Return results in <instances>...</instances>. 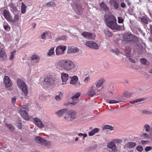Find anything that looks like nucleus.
Here are the masks:
<instances>
[{
  "label": "nucleus",
  "mask_w": 152,
  "mask_h": 152,
  "mask_svg": "<svg viewBox=\"0 0 152 152\" xmlns=\"http://www.w3.org/2000/svg\"><path fill=\"white\" fill-rule=\"evenodd\" d=\"M148 142V141L142 140L141 141V143L142 145H145Z\"/></svg>",
  "instance_id": "62"
},
{
  "label": "nucleus",
  "mask_w": 152,
  "mask_h": 152,
  "mask_svg": "<svg viewBox=\"0 0 152 152\" xmlns=\"http://www.w3.org/2000/svg\"><path fill=\"white\" fill-rule=\"evenodd\" d=\"M82 35L85 38L88 39H94L95 37V33H92L87 31L83 32L82 33Z\"/></svg>",
  "instance_id": "10"
},
{
  "label": "nucleus",
  "mask_w": 152,
  "mask_h": 152,
  "mask_svg": "<svg viewBox=\"0 0 152 152\" xmlns=\"http://www.w3.org/2000/svg\"><path fill=\"white\" fill-rule=\"evenodd\" d=\"M26 5L24 4L23 2L22 3V6L21 7V12L23 14H24L25 13L26 11Z\"/></svg>",
  "instance_id": "34"
},
{
  "label": "nucleus",
  "mask_w": 152,
  "mask_h": 152,
  "mask_svg": "<svg viewBox=\"0 0 152 152\" xmlns=\"http://www.w3.org/2000/svg\"><path fill=\"white\" fill-rule=\"evenodd\" d=\"M20 89H21L22 91V94L24 96H27L28 92V87L27 85H26L24 86H23V87Z\"/></svg>",
  "instance_id": "27"
},
{
  "label": "nucleus",
  "mask_w": 152,
  "mask_h": 152,
  "mask_svg": "<svg viewBox=\"0 0 152 152\" xmlns=\"http://www.w3.org/2000/svg\"><path fill=\"white\" fill-rule=\"evenodd\" d=\"M121 6L122 8H124L126 7V4L124 2H122L121 3Z\"/></svg>",
  "instance_id": "59"
},
{
  "label": "nucleus",
  "mask_w": 152,
  "mask_h": 152,
  "mask_svg": "<svg viewBox=\"0 0 152 152\" xmlns=\"http://www.w3.org/2000/svg\"><path fill=\"white\" fill-rule=\"evenodd\" d=\"M103 129H108L110 130H114V128L109 125H106L103 127Z\"/></svg>",
  "instance_id": "44"
},
{
  "label": "nucleus",
  "mask_w": 152,
  "mask_h": 152,
  "mask_svg": "<svg viewBox=\"0 0 152 152\" xmlns=\"http://www.w3.org/2000/svg\"><path fill=\"white\" fill-rule=\"evenodd\" d=\"M74 7L76 13L78 15L81 14L83 10L82 6L80 4H76Z\"/></svg>",
  "instance_id": "21"
},
{
  "label": "nucleus",
  "mask_w": 152,
  "mask_h": 152,
  "mask_svg": "<svg viewBox=\"0 0 152 152\" xmlns=\"http://www.w3.org/2000/svg\"><path fill=\"white\" fill-rule=\"evenodd\" d=\"M86 45L89 48L95 50H98L99 47L95 42L92 41H88L86 43Z\"/></svg>",
  "instance_id": "8"
},
{
  "label": "nucleus",
  "mask_w": 152,
  "mask_h": 152,
  "mask_svg": "<svg viewBox=\"0 0 152 152\" xmlns=\"http://www.w3.org/2000/svg\"><path fill=\"white\" fill-rule=\"evenodd\" d=\"M90 76H88L84 79V82L85 83H88L90 81Z\"/></svg>",
  "instance_id": "54"
},
{
  "label": "nucleus",
  "mask_w": 152,
  "mask_h": 152,
  "mask_svg": "<svg viewBox=\"0 0 152 152\" xmlns=\"http://www.w3.org/2000/svg\"><path fill=\"white\" fill-rule=\"evenodd\" d=\"M80 94V93H78L75 94L71 98L72 101L71 102V104L75 105L78 102V98Z\"/></svg>",
  "instance_id": "15"
},
{
  "label": "nucleus",
  "mask_w": 152,
  "mask_h": 152,
  "mask_svg": "<svg viewBox=\"0 0 152 152\" xmlns=\"http://www.w3.org/2000/svg\"><path fill=\"white\" fill-rule=\"evenodd\" d=\"M4 83L6 86L8 87L11 86L12 82H11L10 77L7 76H6L4 78Z\"/></svg>",
  "instance_id": "20"
},
{
  "label": "nucleus",
  "mask_w": 152,
  "mask_h": 152,
  "mask_svg": "<svg viewBox=\"0 0 152 152\" xmlns=\"http://www.w3.org/2000/svg\"><path fill=\"white\" fill-rule=\"evenodd\" d=\"M56 67L60 69H63L68 72H75L77 66L72 60L67 59L59 60L56 64Z\"/></svg>",
  "instance_id": "1"
},
{
  "label": "nucleus",
  "mask_w": 152,
  "mask_h": 152,
  "mask_svg": "<svg viewBox=\"0 0 152 152\" xmlns=\"http://www.w3.org/2000/svg\"><path fill=\"white\" fill-rule=\"evenodd\" d=\"M143 100V99L142 98L138 99H137L134 100V102H140L141 101H142Z\"/></svg>",
  "instance_id": "58"
},
{
  "label": "nucleus",
  "mask_w": 152,
  "mask_h": 152,
  "mask_svg": "<svg viewBox=\"0 0 152 152\" xmlns=\"http://www.w3.org/2000/svg\"><path fill=\"white\" fill-rule=\"evenodd\" d=\"M141 20L142 22L145 24H147L148 23V19L145 17H142L141 18Z\"/></svg>",
  "instance_id": "39"
},
{
  "label": "nucleus",
  "mask_w": 152,
  "mask_h": 152,
  "mask_svg": "<svg viewBox=\"0 0 152 152\" xmlns=\"http://www.w3.org/2000/svg\"><path fill=\"white\" fill-rule=\"evenodd\" d=\"M140 61L142 64L145 65L147 62V60L144 58H142L141 59Z\"/></svg>",
  "instance_id": "53"
},
{
  "label": "nucleus",
  "mask_w": 152,
  "mask_h": 152,
  "mask_svg": "<svg viewBox=\"0 0 152 152\" xmlns=\"http://www.w3.org/2000/svg\"><path fill=\"white\" fill-rule=\"evenodd\" d=\"M44 82L48 85L53 84L54 83V80L51 76L45 77L44 79Z\"/></svg>",
  "instance_id": "16"
},
{
  "label": "nucleus",
  "mask_w": 152,
  "mask_h": 152,
  "mask_svg": "<svg viewBox=\"0 0 152 152\" xmlns=\"http://www.w3.org/2000/svg\"><path fill=\"white\" fill-rule=\"evenodd\" d=\"M143 130L148 132L151 130V127L149 125L145 124L143 126Z\"/></svg>",
  "instance_id": "32"
},
{
  "label": "nucleus",
  "mask_w": 152,
  "mask_h": 152,
  "mask_svg": "<svg viewBox=\"0 0 152 152\" xmlns=\"http://www.w3.org/2000/svg\"><path fill=\"white\" fill-rule=\"evenodd\" d=\"M3 15L7 20L10 23L11 16L9 11L7 10H4Z\"/></svg>",
  "instance_id": "17"
},
{
  "label": "nucleus",
  "mask_w": 152,
  "mask_h": 152,
  "mask_svg": "<svg viewBox=\"0 0 152 152\" xmlns=\"http://www.w3.org/2000/svg\"><path fill=\"white\" fill-rule=\"evenodd\" d=\"M130 61L133 63H135L134 60L132 58H130L129 59Z\"/></svg>",
  "instance_id": "64"
},
{
  "label": "nucleus",
  "mask_w": 152,
  "mask_h": 152,
  "mask_svg": "<svg viewBox=\"0 0 152 152\" xmlns=\"http://www.w3.org/2000/svg\"><path fill=\"white\" fill-rule=\"evenodd\" d=\"M61 78L63 83L62 85L66 84L69 78V75L68 73L63 72L61 73Z\"/></svg>",
  "instance_id": "14"
},
{
  "label": "nucleus",
  "mask_w": 152,
  "mask_h": 152,
  "mask_svg": "<svg viewBox=\"0 0 152 152\" xmlns=\"http://www.w3.org/2000/svg\"><path fill=\"white\" fill-rule=\"evenodd\" d=\"M16 99L17 98L15 96L12 98V104H14L15 103Z\"/></svg>",
  "instance_id": "57"
},
{
  "label": "nucleus",
  "mask_w": 152,
  "mask_h": 152,
  "mask_svg": "<svg viewBox=\"0 0 152 152\" xmlns=\"http://www.w3.org/2000/svg\"><path fill=\"white\" fill-rule=\"evenodd\" d=\"M137 150L140 152H142L143 150V148L141 145H138L136 148Z\"/></svg>",
  "instance_id": "51"
},
{
  "label": "nucleus",
  "mask_w": 152,
  "mask_h": 152,
  "mask_svg": "<svg viewBox=\"0 0 152 152\" xmlns=\"http://www.w3.org/2000/svg\"><path fill=\"white\" fill-rule=\"evenodd\" d=\"M132 94L129 91H126L124 94V95L125 96L129 98L130 97Z\"/></svg>",
  "instance_id": "43"
},
{
  "label": "nucleus",
  "mask_w": 152,
  "mask_h": 152,
  "mask_svg": "<svg viewBox=\"0 0 152 152\" xmlns=\"http://www.w3.org/2000/svg\"><path fill=\"white\" fill-rule=\"evenodd\" d=\"M48 32H45L42 34L41 35V37L42 39H45L46 36L48 35Z\"/></svg>",
  "instance_id": "47"
},
{
  "label": "nucleus",
  "mask_w": 152,
  "mask_h": 152,
  "mask_svg": "<svg viewBox=\"0 0 152 152\" xmlns=\"http://www.w3.org/2000/svg\"><path fill=\"white\" fill-rule=\"evenodd\" d=\"M16 126L19 129H22V125L21 122V120H19L17 121L16 124Z\"/></svg>",
  "instance_id": "45"
},
{
  "label": "nucleus",
  "mask_w": 152,
  "mask_h": 152,
  "mask_svg": "<svg viewBox=\"0 0 152 152\" xmlns=\"http://www.w3.org/2000/svg\"><path fill=\"white\" fill-rule=\"evenodd\" d=\"M105 82V80L103 78H100L96 82L95 86L97 88H99Z\"/></svg>",
  "instance_id": "23"
},
{
  "label": "nucleus",
  "mask_w": 152,
  "mask_h": 152,
  "mask_svg": "<svg viewBox=\"0 0 152 152\" xmlns=\"http://www.w3.org/2000/svg\"><path fill=\"white\" fill-rule=\"evenodd\" d=\"M118 22L119 23H121L123 22L124 21V20L121 17H118Z\"/></svg>",
  "instance_id": "52"
},
{
  "label": "nucleus",
  "mask_w": 152,
  "mask_h": 152,
  "mask_svg": "<svg viewBox=\"0 0 152 152\" xmlns=\"http://www.w3.org/2000/svg\"><path fill=\"white\" fill-rule=\"evenodd\" d=\"M96 91H99L100 90H98L95 86H93L89 89L87 93V94L89 96H93L96 94Z\"/></svg>",
  "instance_id": "12"
},
{
  "label": "nucleus",
  "mask_w": 152,
  "mask_h": 152,
  "mask_svg": "<svg viewBox=\"0 0 152 152\" xmlns=\"http://www.w3.org/2000/svg\"><path fill=\"white\" fill-rule=\"evenodd\" d=\"M104 20L106 26L112 29H117L119 27L117 23L115 17L113 15L104 16Z\"/></svg>",
  "instance_id": "2"
},
{
  "label": "nucleus",
  "mask_w": 152,
  "mask_h": 152,
  "mask_svg": "<svg viewBox=\"0 0 152 152\" xmlns=\"http://www.w3.org/2000/svg\"><path fill=\"white\" fill-rule=\"evenodd\" d=\"M35 141L37 143L44 145L45 146L50 147L51 145V142L39 136H36L34 138Z\"/></svg>",
  "instance_id": "4"
},
{
  "label": "nucleus",
  "mask_w": 152,
  "mask_h": 152,
  "mask_svg": "<svg viewBox=\"0 0 152 152\" xmlns=\"http://www.w3.org/2000/svg\"><path fill=\"white\" fill-rule=\"evenodd\" d=\"M16 52V51L15 50H13L10 52L9 57L10 59L12 60L14 58V56Z\"/></svg>",
  "instance_id": "35"
},
{
  "label": "nucleus",
  "mask_w": 152,
  "mask_h": 152,
  "mask_svg": "<svg viewBox=\"0 0 152 152\" xmlns=\"http://www.w3.org/2000/svg\"><path fill=\"white\" fill-rule=\"evenodd\" d=\"M47 6L52 7H55L56 4L53 1H50L46 4Z\"/></svg>",
  "instance_id": "41"
},
{
  "label": "nucleus",
  "mask_w": 152,
  "mask_h": 152,
  "mask_svg": "<svg viewBox=\"0 0 152 152\" xmlns=\"http://www.w3.org/2000/svg\"><path fill=\"white\" fill-rule=\"evenodd\" d=\"M78 136L80 137H83V139L84 140L85 137L87 136V135L86 133L83 134L82 133H79L78 134Z\"/></svg>",
  "instance_id": "49"
},
{
  "label": "nucleus",
  "mask_w": 152,
  "mask_h": 152,
  "mask_svg": "<svg viewBox=\"0 0 152 152\" xmlns=\"http://www.w3.org/2000/svg\"><path fill=\"white\" fill-rule=\"evenodd\" d=\"M34 124L40 129L44 128V124L42 121L39 118H35L33 119Z\"/></svg>",
  "instance_id": "13"
},
{
  "label": "nucleus",
  "mask_w": 152,
  "mask_h": 152,
  "mask_svg": "<svg viewBox=\"0 0 152 152\" xmlns=\"http://www.w3.org/2000/svg\"><path fill=\"white\" fill-rule=\"evenodd\" d=\"M32 25L33 27V28H34L36 27V24L35 23H33L32 24Z\"/></svg>",
  "instance_id": "63"
},
{
  "label": "nucleus",
  "mask_w": 152,
  "mask_h": 152,
  "mask_svg": "<svg viewBox=\"0 0 152 152\" xmlns=\"http://www.w3.org/2000/svg\"><path fill=\"white\" fill-rule=\"evenodd\" d=\"M20 16L18 14H15L14 15V18L13 19L11 16L10 23H14L17 21H18L20 18Z\"/></svg>",
  "instance_id": "24"
},
{
  "label": "nucleus",
  "mask_w": 152,
  "mask_h": 152,
  "mask_svg": "<svg viewBox=\"0 0 152 152\" xmlns=\"http://www.w3.org/2000/svg\"><path fill=\"white\" fill-rule=\"evenodd\" d=\"M107 147L110 152H116L118 151L116 145L112 141L108 142L107 144Z\"/></svg>",
  "instance_id": "9"
},
{
  "label": "nucleus",
  "mask_w": 152,
  "mask_h": 152,
  "mask_svg": "<svg viewBox=\"0 0 152 152\" xmlns=\"http://www.w3.org/2000/svg\"><path fill=\"white\" fill-rule=\"evenodd\" d=\"M69 83L73 85L75 87L78 88L80 87L81 84L78 81V78L76 75L70 76L69 77Z\"/></svg>",
  "instance_id": "5"
},
{
  "label": "nucleus",
  "mask_w": 152,
  "mask_h": 152,
  "mask_svg": "<svg viewBox=\"0 0 152 152\" xmlns=\"http://www.w3.org/2000/svg\"><path fill=\"white\" fill-rule=\"evenodd\" d=\"M48 96H45L44 94H41L40 95L39 98V99L41 100L44 101L47 98V97H48Z\"/></svg>",
  "instance_id": "46"
},
{
  "label": "nucleus",
  "mask_w": 152,
  "mask_h": 152,
  "mask_svg": "<svg viewBox=\"0 0 152 152\" xmlns=\"http://www.w3.org/2000/svg\"><path fill=\"white\" fill-rule=\"evenodd\" d=\"M67 38V37L66 35H61L58 37L56 39L57 40H66Z\"/></svg>",
  "instance_id": "33"
},
{
  "label": "nucleus",
  "mask_w": 152,
  "mask_h": 152,
  "mask_svg": "<svg viewBox=\"0 0 152 152\" xmlns=\"http://www.w3.org/2000/svg\"><path fill=\"white\" fill-rule=\"evenodd\" d=\"M31 59L32 60L38 59L39 60L40 57L39 56L35 54L32 55L31 57Z\"/></svg>",
  "instance_id": "38"
},
{
  "label": "nucleus",
  "mask_w": 152,
  "mask_h": 152,
  "mask_svg": "<svg viewBox=\"0 0 152 152\" xmlns=\"http://www.w3.org/2000/svg\"><path fill=\"white\" fill-rule=\"evenodd\" d=\"M18 110L21 117L26 120H29V116L27 113L28 110V108L26 105H23L20 106L18 108Z\"/></svg>",
  "instance_id": "3"
},
{
  "label": "nucleus",
  "mask_w": 152,
  "mask_h": 152,
  "mask_svg": "<svg viewBox=\"0 0 152 152\" xmlns=\"http://www.w3.org/2000/svg\"><path fill=\"white\" fill-rule=\"evenodd\" d=\"M140 137L143 139H147L150 138L149 135L146 132L141 133L140 134Z\"/></svg>",
  "instance_id": "30"
},
{
  "label": "nucleus",
  "mask_w": 152,
  "mask_h": 152,
  "mask_svg": "<svg viewBox=\"0 0 152 152\" xmlns=\"http://www.w3.org/2000/svg\"><path fill=\"white\" fill-rule=\"evenodd\" d=\"M115 144H118L121 143L122 142V140L121 139H118L113 140L112 141Z\"/></svg>",
  "instance_id": "40"
},
{
  "label": "nucleus",
  "mask_w": 152,
  "mask_h": 152,
  "mask_svg": "<svg viewBox=\"0 0 152 152\" xmlns=\"http://www.w3.org/2000/svg\"><path fill=\"white\" fill-rule=\"evenodd\" d=\"M109 4L111 6H113L115 9H117L119 8V4L116 0H110Z\"/></svg>",
  "instance_id": "25"
},
{
  "label": "nucleus",
  "mask_w": 152,
  "mask_h": 152,
  "mask_svg": "<svg viewBox=\"0 0 152 152\" xmlns=\"http://www.w3.org/2000/svg\"><path fill=\"white\" fill-rule=\"evenodd\" d=\"M99 6L101 9L103 11L106 12H109V8L104 1H102L99 4Z\"/></svg>",
  "instance_id": "18"
},
{
  "label": "nucleus",
  "mask_w": 152,
  "mask_h": 152,
  "mask_svg": "<svg viewBox=\"0 0 152 152\" xmlns=\"http://www.w3.org/2000/svg\"><path fill=\"white\" fill-rule=\"evenodd\" d=\"M99 131L98 128H95L92 130L91 131L88 132V135L90 136H92L94 135L95 133Z\"/></svg>",
  "instance_id": "31"
},
{
  "label": "nucleus",
  "mask_w": 152,
  "mask_h": 152,
  "mask_svg": "<svg viewBox=\"0 0 152 152\" xmlns=\"http://www.w3.org/2000/svg\"><path fill=\"white\" fill-rule=\"evenodd\" d=\"M54 47H52L50 49L48 52L47 53V55L48 56H51L54 54Z\"/></svg>",
  "instance_id": "36"
},
{
  "label": "nucleus",
  "mask_w": 152,
  "mask_h": 152,
  "mask_svg": "<svg viewBox=\"0 0 152 152\" xmlns=\"http://www.w3.org/2000/svg\"><path fill=\"white\" fill-rule=\"evenodd\" d=\"M10 7L11 8L10 10L13 12H16L17 10V7L15 6L13 3L10 4Z\"/></svg>",
  "instance_id": "37"
},
{
  "label": "nucleus",
  "mask_w": 152,
  "mask_h": 152,
  "mask_svg": "<svg viewBox=\"0 0 152 152\" xmlns=\"http://www.w3.org/2000/svg\"><path fill=\"white\" fill-rule=\"evenodd\" d=\"M7 126L8 129L11 131H13L14 130L15 128L11 124H6Z\"/></svg>",
  "instance_id": "48"
},
{
  "label": "nucleus",
  "mask_w": 152,
  "mask_h": 152,
  "mask_svg": "<svg viewBox=\"0 0 152 152\" xmlns=\"http://www.w3.org/2000/svg\"><path fill=\"white\" fill-rule=\"evenodd\" d=\"M135 36L129 33H125L123 35V39L124 41L130 42L133 40Z\"/></svg>",
  "instance_id": "11"
},
{
  "label": "nucleus",
  "mask_w": 152,
  "mask_h": 152,
  "mask_svg": "<svg viewBox=\"0 0 152 152\" xmlns=\"http://www.w3.org/2000/svg\"><path fill=\"white\" fill-rule=\"evenodd\" d=\"M56 100L57 101H59L61 100V99L59 95H56L55 97Z\"/></svg>",
  "instance_id": "56"
},
{
  "label": "nucleus",
  "mask_w": 152,
  "mask_h": 152,
  "mask_svg": "<svg viewBox=\"0 0 152 152\" xmlns=\"http://www.w3.org/2000/svg\"><path fill=\"white\" fill-rule=\"evenodd\" d=\"M152 149V147L151 146H149L146 147L145 149V151L146 152H148L151 150Z\"/></svg>",
  "instance_id": "55"
},
{
  "label": "nucleus",
  "mask_w": 152,
  "mask_h": 152,
  "mask_svg": "<svg viewBox=\"0 0 152 152\" xmlns=\"http://www.w3.org/2000/svg\"><path fill=\"white\" fill-rule=\"evenodd\" d=\"M43 124H44V127H45V128L47 127L49 125V122L45 123Z\"/></svg>",
  "instance_id": "61"
},
{
  "label": "nucleus",
  "mask_w": 152,
  "mask_h": 152,
  "mask_svg": "<svg viewBox=\"0 0 152 152\" xmlns=\"http://www.w3.org/2000/svg\"><path fill=\"white\" fill-rule=\"evenodd\" d=\"M76 118V113L73 110L67 112L64 117L65 120L67 121H72Z\"/></svg>",
  "instance_id": "6"
},
{
  "label": "nucleus",
  "mask_w": 152,
  "mask_h": 152,
  "mask_svg": "<svg viewBox=\"0 0 152 152\" xmlns=\"http://www.w3.org/2000/svg\"><path fill=\"white\" fill-rule=\"evenodd\" d=\"M7 58L6 53L3 48L0 49V58H2L3 59H6Z\"/></svg>",
  "instance_id": "28"
},
{
  "label": "nucleus",
  "mask_w": 152,
  "mask_h": 152,
  "mask_svg": "<svg viewBox=\"0 0 152 152\" xmlns=\"http://www.w3.org/2000/svg\"><path fill=\"white\" fill-rule=\"evenodd\" d=\"M67 109L64 108L56 112V113L58 117H61L66 113H67Z\"/></svg>",
  "instance_id": "22"
},
{
  "label": "nucleus",
  "mask_w": 152,
  "mask_h": 152,
  "mask_svg": "<svg viewBox=\"0 0 152 152\" xmlns=\"http://www.w3.org/2000/svg\"><path fill=\"white\" fill-rule=\"evenodd\" d=\"M121 101H117V100H113V99H111V100H109L108 101H108H107V102L110 104H115V103H118V102H120Z\"/></svg>",
  "instance_id": "42"
},
{
  "label": "nucleus",
  "mask_w": 152,
  "mask_h": 152,
  "mask_svg": "<svg viewBox=\"0 0 152 152\" xmlns=\"http://www.w3.org/2000/svg\"><path fill=\"white\" fill-rule=\"evenodd\" d=\"M97 145H94L91 146L90 147L91 150H94L96 148Z\"/></svg>",
  "instance_id": "60"
},
{
  "label": "nucleus",
  "mask_w": 152,
  "mask_h": 152,
  "mask_svg": "<svg viewBox=\"0 0 152 152\" xmlns=\"http://www.w3.org/2000/svg\"><path fill=\"white\" fill-rule=\"evenodd\" d=\"M136 145V143L134 142H129L126 144V146L129 148H132Z\"/></svg>",
  "instance_id": "29"
},
{
  "label": "nucleus",
  "mask_w": 152,
  "mask_h": 152,
  "mask_svg": "<svg viewBox=\"0 0 152 152\" xmlns=\"http://www.w3.org/2000/svg\"><path fill=\"white\" fill-rule=\"evenodd\" d=\"M4 29L8 31L10 30V26L8 24L4 25Z\"/></svg>",
  "instance_id": "50"
},
{
  "label": "nucleus",
  "mask_w": 152,
  "mask_h": 152,
  "mask_svg": "<svg viewBox=\"0 0 152 152\" xmlns=\"http://www.w3.org/2000/svg\"><path fill=\"white\" fill-rule=\"evenodd\" d=\"M79 49L76 47H69L67 50V53L68 54H72L73 53L78 52Z\"/></svg>",
  "instance_id": "19"
},
{
  "label": "nucleus",
  "mask_w": 152,
  "mask_h": 152,
  "mask_svg": "<svg viewBox=\"0 0 152 152\" xmlns=\"http://www.w3.org/2000/svg\"><path fill=\"white\" fill-rule=\"evenodd\" d=\"M66 47L65 45H59L57 47L56 50V54L57 55H60L64 53Z\"/></svg>",
  "instance_id": "7"
},
{
  "label": "nucleus",
  "mask_w": 152,
  "mask_h": 152,
  "mask_svg": "<svg viewBox=\"0 0 152 152\" xmlns=\"http://www.w3.org/2000/svg\"><path fill=\"white\" fill-rule=\"evenodd\" d=\"M17 83L18 88L20 89L26 85L24 82L21 79L17 80Z\"/></svg>",
  "instance_id": "26"
}]
</instances>
